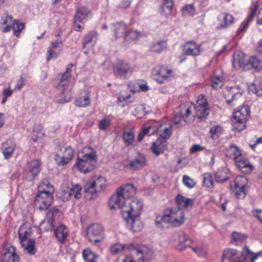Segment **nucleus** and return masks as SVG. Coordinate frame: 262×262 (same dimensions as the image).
Returning <instances> with one entry per match:
<instances>
[{
  "label": "nucleus",
  "mask_w": 262,
  "mask_h": 262,
  "mask_svg": "<svg viewBox=\"0 0 262 262\" xmlns=\"http://www.w3.org/2000/svg\"><path fill=\"white\" fill-rule=\"evenodd\" d=\"M233 67L235 68H240L245 70L250 69L248 67V60L245 55L240 51H236L233 55Z\"/></svg>",
  "instance_id": "nucleus-18"
},
{
  "label": "nucleus",
  "mask_w": 262,
  "mask_h": 262,
  "mask_svg": "<svg viewBox=\"0 0 262 262\" xmlns=\"http://www.w3.org/2000/svg\"><path fill=\"white\" fill-rule=\"evenodd\" d=\"M230 174L227 170L219 169L215 173V178L217 182H223L229 179Z\"/></svg>",
  "instance_id": "nucleus-45"
},
{
  "label": "nucleus",
  "mask_w": 262,
  "mask_h": 262,
  "mask_svg": "<svg viewBox=\"0 0 262 262\" xmlns=\"http://www.w3.org/2000/svg\"><path fill=\"white\" fill-rule=\"evenodd\" d=\"M156 74L159 78L156 79V80L160 83H164L165 81L169 80L172 76V71L167 68L162 67L157 71Z\"/></svg>",
  "instance_id": "nucleus-29"
},
{
  "label": "nucleus",
  "mask_w": 262,
  "mask_h": 262,
  "mask_svg": "<svg viewBox=\"0 0 262 262\" xmlns=\"http://www.w3.org/2000/svg\"><path fill=\"white\" fill-rule=\"evenodd\" d=\"M90 97L89 95L85 96H79L75 99V104L78 107H86L90 104Z\"/></svg>",
  "instance_id": "nucleus-46"
},
{
  "label": "nucleus",
  "mask_w": 262,
  "mask_h": 262,
  "mask_svg": "<svg viewBox=\"0 0 262 262\" xmlns=\"http://www.w3.org/2000/svg\"><path fill=\"white\" fill-rule=\"evenodd\" d=\"M156 132V128L151 126L148 127H143L139 133L137 137V140L141 142L143 140L145 136H151L154 135Z\"/></svg>",
  "instance_id": "nucleus-41"
},
{
  "label": "nucleus",
  "mask_w": 262,
  "mask_h": 262,
  "mask_svg": "<svg viewBox=\"0 0 262 262\" xmlns=\"http://www.w3.org/2000/svg\"><path fill=\"white\" fill-rule=\"evenodd\" d=\"M74 150L71 146H59L56 151L55 160L60 166L67 164L72 159Z\"/></svg>",
  "instance_id": "nucleus-8"
},
{
  "label": "nucleus",
  "mask_w": 262,
  "mask_h": 262,
  "mask_svg": "<svg viewBox=\"0 0 262 262\" xmlns=\"http://www.w3.org/2000/svg\"><path fill=\"white\" fill-rule=\"evenodd\" d=\"M224 97L228 104L235 105L237 101L242 97L241 90L236 87H226L224 92Z\"/></svg>",
  "instance_id": "nucleus-11"
},
{
  "label": "nucleus",
  "mask_w": 262,
  "mask_h": 262,
  "mask_svg": "<svg viewBox=\"0 0 262 262\" xmlns=\"http://www.w3.org/2000/svg\"><path fill=\"white\" fill-rule=\"evenodd\" d=\"M250 113L249 107L244 106L233 113L232 123L234 129L240 132L245 128V123L250 116Z\"/></svg>",
  "instance_id": "nucleus-7"
},
{
  "label": "nucleus",
  "mask_w": 262,
  "mask_h": 262,
  "mask_svg": "<svg viewBox=\"0 0 262 262\" xmlns=\"http://www.w3.org/2000/svg\"><path fill=\"white\" fill-rule=\"evenodd\" d=\"M246 258V255H243L235 249H227L224 251L222 262H243Z\"/></svg>",
  "instance_id": "nucleus-14"
},
{
  "label": "nucleus",
  "mask_w": 262,
  "mask_h": 262,
  "mask_svg": "<svg viewBox=\"0 0 262 262\" xmlns=\"http://www.w3.org/2000/svg\"><path fill=\"white\" fill-rule=\"evenodd\" d=\"M89 241L93 245L98 246L104 238L103 227L99 224H93L88 229Z\"/></svg>",
  "instance_id": "nucleus-9"
},
{
  "label": "nucleus",
  "mask_w": 262,
  "mask_h": 262,
  "mask_svg": "<svg viewBox=\"0 0 262 262\" xmlns=\"http://www.w3.org/2000/svg\"><path fill=\"white\" fill-rule=\"evenodd\" d=\"M82 187L78 184H72L70 187L69 191H62V195L63 201H67L70 200L72 197L75 199H79L81 197V191Z\"/></svg>",
  "instance_id": "nucleus-15"
},
{
  "label": "nucleus",
  "mask_w": 262,
  "mask_h": 262,
  "mask_svg": "<svg viewBox=\"0 0 262 262\" xmlns=\"http://www.w3.org/2000/svg\"><path fill=\"white\" fill-rule=\"evenodd\" d=\"M183 182L184 184L188 188H192L195 185V183L193 179L186 175L183 176Z\"/></svg>",
  "instance_id": "nucleus-63"
},
{
  "label": "nucleus",
  "mask_w": 262,
  "mask_h": 262,
  "mask_svg": "<svg viewBox=\"0 0 262 262\" xmlns=\"http://www.w3.org/2000/svg\"><path fill=\"white\" fill-rule=\"evenodd\" d=\"M243 255H246V257H249L250 258L251 262H254L255 259L258 256L262 257V251L257 252L256 254L253 253L247 247H245L242 251Z\"/></svg>",
  "instance_id": "nucleus-49"
},
{
  "label": "nucleus",
  "mask_w": 262,
  "mask_h": 262,
  "mask_svg": "<svg viewBox=\"0 0 262 262\" xmlns=\"http://www.w3.org/2000/svg\"><path fill=\"white\" fill-rule=\"evenodd\" d=\"M54 234L58 242L63 244L69 235L68 229L64 225H61L55 229Z\"/></svg>",
  "instance_id": "nucleus-31"
},
{
  "label": "nucleus",
  "mask_w": 262,
  "mask_h": 262,
  "mask_svg": "<svg viewBox=\"0 0 262 262\" xmlns=\"http://www.w3.org/2000/svg\"><path fill=\"white\" fill-rule=\"evenodd\" d=\"M232 238L237 244L246 243L247 236L239 232H234L232 233Z\"/></svg>",
  "instance_id": "nucleus-55"
},
{
  "label": "nucleus",
  "mask_w": 262,
  "mask_h": 262,
  "mask_svg": "<svg viewBox=\"0 0 262 262\" xmlns=\"http://www.w3.org/2000/svg\"><path fill=\"white\" fill-rule=\"evenodd\" d=\"M124 219L126 221L127 227L133 232H138L142 230L143 225L139 216H129Z\"/></svg>",
  "instance_id": "nucleus-21"
},
{
  "label": "nucleus",
  "mask_w": 262,
  "mask_h": 262,
  "mask_svg": "<svg viewBox=\"0 0 262 262\" xmlns=\"http://www.w3.org/2000/svg\"><path fill=\"white\" fill-rule=\"evenodd\" d=\"M175 200L178 208L167 209L163 215L158 216L155 221L157 227L164 229L170 226L178 227L184 223V213L182 209L191 208L194 204V200L181 194H178Z\"/></svg>",
  "instance_id": "nucleus-1"
},
{
  "label": "nucleus",
  "mask_w": 262,
  "mask_h": 262,
  "mask_svg": "<svg viewBox=\"0 0 262 262\" xmlns=\"http://www.w3.org/2000/svg\"><path fill=\"white\" fill-rule=\"evenodd\" d=\"M107 186L106 179L101 176H99L93 180L87 182L84 187V192L88 197L91 194L90 199H93L99 193L104 190Z\"/></svg>",
  "instance_id": "nucleus-5"
},
{
  "label": "nucleus",
  "mask_w": 262,
  "mask_h": 262,
  "mask_svg": "<svg viewBox=\"0 0 262 262\" xmlns=\"http://www.w3.org/2000/svg\"><path fill=\"white\" fill-rule=\"evenodd\" d=\"M111 125V120L104 118L99 121V128L101 130H105Z\"/></svg>",
  "instance_id": "nucleus-62"
},
{
  "label": "nucleus",
  "mask_w": 262,
  "mask_h": 262,
  "mask_svg": "<svg viewBox=\"0 0 262 262\" xmlns=\"http://www.w3.org/2000/svg\"><path fill=\"white\" fill-rule=\"evenodd\" d=\"M250 187L249 182L247 177L242 176H237L230 184V188L247 189Z\"/></svg>",
  "instance_id": "nucleus-26"
},
{
  "label": "nucleus",
  "mask_w": 262,
  "mask_h": 262,
  "mask_svg": "<svg viewBox=\"0 0 262 262\" xmlns=\"http://www.w3.org/2000/svg\"><path fill=\"white\" fill-rule=\"evenodd\" d=\"M40 161L33 160L28 163L25 173V178L28 181H32L38 174L41 170Z\"/></svg>",
  "instance_id": "nucleus-12"
},
{
  "label": "nucleus",
  "mask_w": 262,
  "mask_h": 262,
  "mask_svg": "<svg viewBox=\"0 0 262 262\" xmlns=\"http://www.w3.org/2000/svg\"><path fill=\"white\" fill-rule=\"evenodd\" d=\"M20 243L22 247L30 254L34 255L36 253L35 247V241L32 238L21 239Z\"/></svg>",
  "instance_id": "nucleus-34"
},
{
  "label": "nucleus",
  "mask_w": 262,
  "mask_h": 262,
  "mask_svg": "<svg viewBox=\"0 0 262 262\" xmlns=\"http://www.w3.org/2000/svg\"><path fill=\"white\" fill-rule=\"evenodd\" d=\"M123 139L126 145H131L135 140L134 132L132 130L124 132L123 134Z\"/></svg>",
  "instance_id": "nucleus-52"
},
{
  "label": "nucleus",
  "mask_w": 262,
  "mask_h": 262,
  "mask_svg": "<svg viewBox=\"0 0 262 262\" xmlns=\"http://www.w3.org/2000/svg\"><path fill=\"white\" fill-rule=\"evenodd\" d=\"M146 160L144 155L139 153L135 159L130 162L131 167L136 169L142 168L145 165Z\"/></svg>",
  "instance_id": "nucleus-37"
},
{
  "label": "nucleus",
  "mask_w": 262,
  "mask_h": 262,
  "mask_svg": "<svg viewBox=\"0 0 262 262\" xmlns=\"http://www.w3.org/2000/svg\"><path fill=\"white\" fill-rule=\"evenodd\" d=\"M97 38V33L95 31L90 32L86 34L83 41V53L87 54L89 50L93 48L95 44Z\"/></svg>",
  "instance_id": "nucleus-17"
},
{
  "label": "nucleus",
  "mask_w": 262,
  "mask_h": 262,
  "mask_svg": "<svg viewBox=\"0 0 262 262\" xmlns=\"http://www.w3.org/2000/svg\"><path fill=\"white\" fill-rule=\"evenodd\" d=\"M113 73L116 77L125 78L126 75L133 71L132 66L124 60H119L113 66Z\"/></svg>",
  "instance_id": "nucleus-10"
},
{
  "label": "nucleus",
  "mask_w": 262,
  "mask_h": 262,
  "mask_svg": "<svg viewBox=\"0 0 262 262\" xmlns=\"http://www.w3.org/2000/svg\"><path fill=\"white\" fill-rule=\"evenodd\" d=\"M194 106L189 103H183L179 106V112L178 113L180 117L186 122H189L191 119L189 116L191 114L192 110Z\"/></svg>",
  "instance_id": "nucleus-19"
},
{
  "label": "nucleus",
  "mask_w": 262,
  "mask_h": 262,
  "mask_svg": "<svg viewBox=\"0 0 262 262\" xmlns=\"http://www.w3.org/2000/svg\"><path fill=\"white\" fill-rule=\"evenodd\" d=\"M167 143L164 139L158 138L157 140L154 142L150 147V150L157 156L164 152L167 148Z\"/></svg>",
  "instance_id": "nucleus-24"
},
{
  "label": "nucleus",
  "mask_w": 262,
  "mask_h": 262,
  "mask_svg": "<svg viewBox=\"0 0 262 262\" xmlns=\"http://www.w3.org/2000/svg\"><path fill=\"white\" fill-rule=\"evenodd\" d=\"M230 190L237 199L244 198L246 194L247 189L230 188Z\"/></svg>",
  "instance_id": "nucleus-60"
},
{
  "label": "nucleus",
  "mask_w": 262,
  "mask_h": 262,
  "mask_svg": "<svg viewBox=\"0 0 262 262\" xmlns=\"http://www.w3.org/2000/svg\"><path fill=\"white\" fill-rule=\"evenodd\" d=\"M191 240L184 232V237H181L180 243H179L177 248L180 250H183L186 248L189 247L191 245Z\"/></svg>",
  "instance_id": "nucleus-47"
},
{
  "label": "nucleus",
  "mask_w": 262,
  "mask_h": 262,
  "mask_svg": "<svg viewBox=\"0 0 262 262\" xmlns=\"http://www.w3.org/2000/svg\"><path fill=\"white\" fill-rule=\"evenodd\" d=\"M53 187L48 181L41 182L38 185V193L37 194L34 204L35 206L40 210H47L53 201L52 193Z\"/></svg>",
  "instance_id": "nucleus-2"
},
{
  "label": "nucleus",
  "mask_w": 262,
  "mask_h": 262,
  "mask_svg": "<svg viewBox=\"0 0 262 262\" xmlns=\"http://www.w3.org/2000/svg\"><path fill=\"white\" fill-rule=\"evenodd\" d=\"M15 144L12 139H9L2 145V151L6 159H9L14 152Z\"/></svg>",
  "instance_id": "nucleus-32"
},
{
  "label": "nucleus",
  "mask_w": 262,
  "mask_h": 262,
  "mask_svg": "<svg viewBox=\"0 0 262 262\" xmlns=\"http://www.w3.org/2000/svg\"><path fill=\"white\" fill-rule=\"evenodd\" d=\"M184 237V231H178L174 233L169 238V242L178 247L181 237Z\"/></svg>",
  "instance_id": "nucleus-56"
},
{
  "label": "nucleus",
  "mask_w": 262,
  "mask_h": 262,
  "mask_svg": "<svg viewBox=\"0 0 262 262\" xmlns=\"http://www.w3.org/2000/svg\"><path fill=\"white\" fill-rule=\"evenodd\" d=\"M156 132L159 133V137L158 138L164 139V140H166L171 135V126L170 125L168 126L160 125L158 128H156Z\"/></svg>",
  "instance_id": "nucleus-36"
},
{
  "label": "nucleus",
  "mask_w": 262,
  "mask_h": 262,
  "mask_svg": "<svg viewBox=\"0 0 262 262\" xmlns=\"http://www.w3.org/2000/svg\"><path fill=\"white\" fill-rule=\"evenodd\" d=\"M248 67L259 71L262 69V61L256 57L252 56L248 60Z\"/></svg>",
  "instance_id": "nucleus-44"
},
{
  "label": "nucleus",
  "mask_w": 262,
  "mask_h": 262,
  "mask_svg": "<svg viewBox=\"0 0 262 262\" xmlns=\"http://www.w3.org/2000/svg\"><path fill=\"white\" fill-rule=\"evenodd\" d=\"M184 53L187 55L196 56L201 53V47L194 41H188L184 45Z\"/></svg>",
  "instance_id": "nucleus-22"
},
{
  "label": "nucleus",
  "mask_w": 262,
  "mask_h": 262,
  "mask_svg": "<svg viewBox=\"0 0 262 262\" xmlns=\"http://www.w3.org/2000/svg\"><path fill=\"white\" fill-rule=\"evenodd\" d=\"M258 7V6L256 4H253L252 6L250 7V13L246 19V22L241 28L237 30V34L241 33L242 32L245 31L247 29V28L248 27V23L253 20V18L254 17L256 13Z\"/></svg>",
  "instance_id": "nucleus-35"
},
{
  "label": "nucleus",
  "mask_w": 262,
  "mask_h": 262,
  "mask_svg": "<svg viewBox=\"0 0 262 262\" xmlns=\"http://www.w3.org/2000/svg\"><path fill=\"white\" fill-rule=\"evenodd\" d=\"M223 81V78L222 76L218 75H213L211 77V86L214 89H217L221 87L223 85L222 82Z\"/></svg>",
  "instance_id": "nucleus-57"
},
{
  "label": "nucleus",
  "mask_w": 262,
  "mask_h": 262,
  "mask_svg": "<svg viewBox=\"0 0 262 262\" xmlns=\"http://www.w3.org/2000/svg\"><path fill=\"white\" fill-rule=\"evenodd\" d=\"M203 185L208 188H212L213 186V180L210 173H205L203 175Z\"/></svg>",
  "instance_id": "nucleus-58"
},
{
  "label": "nucleus",
  "mask_w": 262,
  "mask_h": 262,
  "mask_svg": "<svg viewBox=\"0 0 262 262\" xmlns=\"http://www.w3.org/2000/svg\"><path fill=\"white\" fill-rule=\"evenodd\" d=\"M128 87L130 88V91L134 92H139L140 90L142 92H146L148 90L146 84H140L139 82L133 83L131 82L128 84Z\"/></svg>",
  "instance_id": "nucleus-48"
},
{
  "label": "nucleus",
  "mask_w": 262,
  "mask_h": 262,
  "mask_svg": "<svg viewBox=\"0 0 262 262\" xmlns=\"http://www.w3.org/2000/svg\"><path fill=\"white\" fill-rule=\"evenodd\" d=\"M140 36V33L136 30L126 31L124 36L125 40L128 42H131L137 40Z\"/></svg>",
  "instance_id": "nucleus-54"
},
{
  "label": "nucleus",
  "mask_w": 262,
  "mask_h": 262,
  "mask_svg": "<svg viewBox=\"0 0 262 262\" xmlns=\"http://www.w3.org/2000/svg\"><path fill=\"white\" fill-rule=\"evenodd\" d=\"M249 92L257 96H262V80H255L248 86Z\"/></svg>",
  "instance_id": "nucleus-39"
},
{
  "label": "nucleus",
  "mask_w": 262,
  "mask_h": 262,
  "mask_svg": "<svg viewBox=\"0 0 262 262\" xmlns=\"http://www.w3.org/2000/svg\"><path fill=\"white\" fill-rule=\"evenodd\" d=\"M126 248H129V246L128 245H122L119 244H115L112 245L110 248V250L111 252L115 254L118 253L119 252L122 251Z\"/></svg>",
  "instance_id": "nucleus-59"
},
{
  "label": "nucleus",
  "mask_w": 262,
  "mask_h": 262,
  "mask_svg": "<svg viewBox=\"0 0 262 262\" xmlns=\"http://www.w3.org/2000/svg\"><path fill=\"white\" fill-rule=\"evenodd\" d=\"M73 65L72 63L69 64L67 67L66 71L57 80V88H60V86H68L69 84V78L71 76V71Z\"/></svg>",
  "instance_id": "nucleus-28"
},
{
  "label": "nucleus",
  "mask_w": 262,
  "mask_h": 262,
  "mask_svg": "<svg viewBox=\"0 0 262 262\" xmlns=\"http://www.w3.org/2000/svg\"><path fill=\"white\" fill-rule=\"evenodd\" d=\"M253 168V166L249 162L248 163H246V164L243 165L242 166H241L240 170L243 173L248 174L251 172Z\"/></svg>",
  "instance_id": "nucleus-64"
},
{
  "label": "nucleus",
  "mask_w": 262,
  "mask_h": 262,
  "mask_svg": "<svg viewBox=\"0 0 262 262\" xmlns=\"http://www.w3.org/2000/svg\"><path fill=\"white\" fill-rule=\"evenodd\" d=\"M82 256L85 262H97L98 255L90 249H85L82 251Z\"/></svg>",
  "instance_id": "nucleus-43"
},
{
  "label": "nucleus",
  "mask_w": 262,
  "mask_h": 262,
  "mask_svg": "<svg viewBox=\"0 0 262 262\" xmlns=\"http://www.w3.org/2000/svg\"><path fill=\"white\" fill-rule=\"evenodd\" d=\"M173 3L172 0H163L161 7V13L166 17L169 16L172 11Z\"/></svg>",
  "instance_id": "nucleus-40"
},
{
  "label": "nucleus",
  "mask_w": 262,
  "mask_h": 262,
  "mask_svg": "<svg viewBox=\"0 0 262 262\" xmlns=\"http://www.w3.org/2000/svg\"><path fill=\"white\" fill-rule=\"evenodd\" d=\"M223 129L220 125H215L211 127L209 130V133L212 139L216 140L219 138L222 134Z\"/></svg>",
  "instance_id": "nucleus-53"
},
{
  "label": "nucleus",
  "mask_w": 262,
  "mask_h": 262,
  "mask_svg": "<svg viewBox=\"0 0 262 262\" xmlns=\"http://www.w3.org/2000/svg\"><path fill=\"white\" fill-rule=\"evenodd\" d=\"M246 258V255H243L235 249H227L224 251L222 262H243Z\"/></svg>",
  "instance_id": "nucleus-13"
},
{
  "label": "nucleus",
  "mask_w": 262,
  "mask_h": 262,
  "mask_svg": "<svg viewBox=\"0 0 262 262\" xmlns=\"http://www.w3.org/2000/svg\"><path fill=\"white\" fill-rule=\"evenodd\" d=\"M91 12L87 8L84 7H79L77 9L75 14L74 21L83 23L84 20L88 18Z\"/></svg>",
  "instance_id": "nucleus-30"
},
{
  "label": "nucleus",
  "mask_w": 262,
  "mask_h": 262,
  "mask_svg": "<svg viewBox=\"0 0 262 262\" xmlns=\"http://www.w3.org/2000/svg\"><path fill=\"white\" fill-rule=\"evenodd\" d=\"M136 192V189L133 184H126L121 186L117 190L116 193L111 197L110 205L111 203L114 205L111 208H115L116 206L122 205V202L129 200L130 197L134 196Z\"/></svg>",
  "instance_id": "nucleus-3"
},
{
  "label": "nucleus",
  "mask_w": 262,
  "mask_h": 262,
  "mask_svg": "<svg viewBox=\"0 0 262 262\" xmlns=\"http://www.w3.org/2000/svg\"><path fill=\"white\" fill-rule=\"evenodd\" d=\"M134 251L138 256V260L137 262H148L152 258V251L145 247L137 250L134 249Z\"/></svg>",
  "instance_id": "nucleus-27"
},
{
  "label": "nucleus",
  "mask_w": 262,
  "mask_h": 262,
  "mask_svg": "<svg viewBox=\"0 0 262 262\" xmlns=\"http://www.w3.org/2000/svg\"><path fill=\"white\" fill-rule=\"evenodd\" d=\"M221 21V25L219 27L220 29L225 28L233 23L234 18L228 13H222L219 16Z\"/></svg>",
  "instance_id": "nucleus-38"
},
{
  "label": "nucleus",
  "mask_w": 262,
  "mask_h": 262,
  "mask_svg": "<svg viewBox=\"0 0 262 262\" xmlns=\"http://www.w3.org/2000/svg\"><path fill=\"white\" fill-rule=\"evenodd\" d=\"M7 23H12V29L13 30L14 34L16 37H19L20 32L24 29L25 24L20 23L17 19H12L11 15H7L5 19H3V24H7Z\"/></svg>",
  "instance_id": "nucleus-20"
},
{
  "label": "nucleus",
  "mask_w": 262,
  "mask_h": 262,
  "mask_svg": "<svg viewBox=\"0 0 262 262\" xmlns=\"http://www.w3.org/2000/svg\"><path fill=\"white\" fill-rule=\"evenodd\" d=\"M167 48V43L165 40H161L157 41L152 45L151 50L156 53H160Z\"/></svg>",
  "instance_id": "nucleus-50"
},
{
  "label": "nucleus",
  "mask_w": 262,
  "mask_h": 262,
  "mask_svg": "<svg viewBox=\"0 0 262 262\" xmlns=\"http://www.w3.org/2000/svg\"><path fill=\"white\" fill-rule=\"evenodd\" d=\"M135 115L138 119H141L145 115V108L142 105L137 106L135 110Z\"/></svg>",
  "instance_id": "nucleus-61"
},
{
  "label": "nucleus",
  "mask_w": 262,
  "mask_h": 262,
  "mask_svg": "<svg viewBox=\"0 0 262 262\" xmlns=\"http://www.w3.org/2000/svg\"><path fill=\"white\" fill-rule=\"evenodd\" d=\"M156 132V128L151 126L148 127H143L139 133L137 137V140L141 142L143 140L145 136H151L154 135Z\"/></svg>",
  "instance_id": "nucleus-42"
},
{
  "label": "nucleus",
  "mask_w": 262,
  "mask_h": 262,
  "mask_svg": "<svg viewBox=\"0 0 262 262\" xmlns=\"http://www.w3.org/2000/svg\"><path fill=\"white\" fill-rule=\"evenodd\" d=\"M31 233V224L29 222L24 223L19 228L18 235L20 240L28 238Z\"/></svg>",
  "instance_id": "nucleus-33"
},
{
  "label": "nucleus",
  "mask_w": 262,
  "mask_h": 262,
  "mask_svg": "<svg viewBox=\"0 0 262 262\" xmlns=\"http://www.w3.org/2000/svg\"><path fill=\"white\" fill-rule=\"evenodd\" d=\"M111 29L114 31L116 38L124 37L127 31V26L122 21L116 22L112 24Z\"/></svg>",
  "instance_id": "nucleus-25"
},
{
  "label": "nucleus",
  "mask_w": 262,
  "mask_h": 262,
  "mask_svg": "<svg viewBox=\"0 0 262 262\" xmlns=\"http://www.w3.org/2000/svg\"><path fill=\"white\" fill-rule=\"evenodd\" d=\"M1 262H19V257L13 246L4 248L1 256Z\"/></svg>",
  "instance_id": "nucleus-16"
},
{
  "label": "nucleus",
  "mask_w": 262,
  "mask_h": 262,
  "mask_svg": "<svg viewBox=\"0 0 262 262\" xmlns=\"http://www.w3.org/2000/svg\"><path fill=\"white\" fill-rule=\"evenodd\" d=\"M122 203V205L116 206L121 209L124 219L129 216H140L143 207V203L140 200L135 198L132 200H126Z\"/></svg>",
  "instance_id": "nucleus-4"
},
{
  "label": "nucleus",
  "mask_w": 262,
  "mask_h": 262,
  "mask_svg": "<svg viewBox=\"0 0 262 262\" xmlns=\"http://www.w3.org/2000/svg\"><path fill=\"white\" fill-rule=\"evenodd\" d=\"M96 153L91 152L84 155L81 158L77 159L75 166L80 172L86 173L91 172L96 163Z\"/></svg>",
  "instance_id": "nucleus-6"
},
{
  "label": "nucleus",
  "mask_w": 262,
  "mask_h": 262,
  "mask_svg": "<svg viewBox=\"0 0 262 262\" xmlns=\"http://www.w3.org/2000/svg\"><path fill=\"white\" fill-rule=\"evenodd\" d=\"M54 219L50 218L47 220L43 221L40 225V229L43 231H49L52 230L54 227Z\"/></svg>",
  "instance_id": "nucleus-51"
},
{
  "label": "nucleus",
  "mask_w": 262,
  "mask_h": 262,
  "mask_svg": "<svg viewBox=\"0 0 262 262\" xmlns=\"http://www.w3.org/2000/svg\"><path fill=\"white\" fill-rule=\"evenodd\" d=\"M194 108L195 110L196 116L201 120L205 119L209 114L210 110L205 101L198 102L196 105L194 106Z\"/></svg>",
  "instance_id": "nucleus-23"
}]
</instances>
